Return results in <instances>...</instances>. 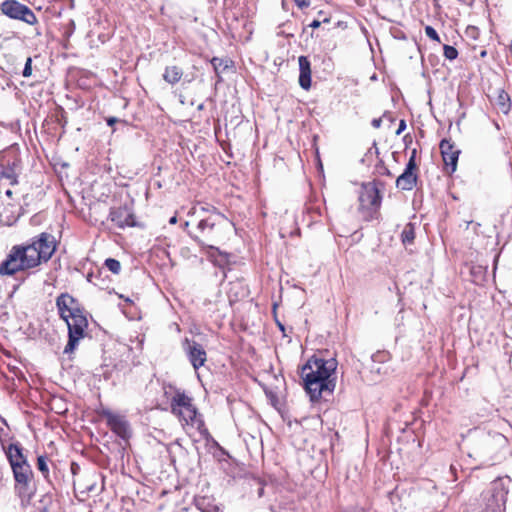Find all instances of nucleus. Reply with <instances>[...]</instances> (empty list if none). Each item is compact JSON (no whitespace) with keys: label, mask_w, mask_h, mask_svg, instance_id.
Segmentation results:
<instances>
[{"label":"nucleus","mask_w":512,"mask_h":512,"mask_svg":"<svg viewBox=\"0 0 512 512\" xmlns=\"http://www.w3.org/2000/svg\"><path fill=\"white\" fill-rule=\"evenodd\" d=\"M55 248L54 237L48 233L40 234L30 244L13 246L0 264V274L13 275L18 271L34 268L42 261H48Z\"/></svg>","instance_id":"nucleus-1"},{"label":"nucleus","mask_w":512,"mask_h":512,"mask_svg":"<svg viewBox=\"0 0 512 512\" xmlns=\"http://www.w3.org/2000/svg\"><path fill=\"white\" fill-rule=\"evenodd\" d=\"M337 361L320 358L310 359L302 368L301 377L311 401L319 400L324 393L331 394L336 386L335 374Z\"/></svg>","instance_id":"nucleus-2"},{"label":"nucleus","mask_w":512,"mask_h":512,"mask_svg":"<svg viewBox=\"0 0 512 512\" xmlns=\"http://www.w3.org/2000/svg\"><path fill=\"white\" fill-rule=\"evenodd\" d=\"M194 214H198L199 221L191 235L200 244L209 248H214V244L224 240L227 232L231 228L229 220L214 207L200 206L194 208Z\"/></svg>","instance_id":"nucleus-3"},{"label":"nucleus","mask_w":512,"mask_h":512,"mask_svg":"<svg viewBox=\"0 0 512 512\" xmlns=\"http://www.w3.org/2000/svg\"><path fill=\"white\" fill-rule=\"evenodd\" d=\"M470 457L489 461H500L507 452L508 439L500 432L494 431L491 424L470 432Z\"/></svg>","instance_id":"nucleus-4"},{"label":"nucleus","mask_w":512,"mask_h":512,"mask_svg":"<svg viewBox=\"0 0 512 512\" xmlns=\"http://www.w3.org/2000/svg\"><path fill=\"white\" fill-rule=\"evenodd\" d=\"M56 305L61 318L68 326V343L64 353H71L79 341L84 338L88 321L77 301L68 294H61L56 299Z\"/></svg>","instance_id":"nucleus-5"},{"label":"nucleus","mask_w":512,"mask_h":512,"mask_svg":"<svg viewBox=\"0 0 512 512\" xmlns=\"http://www.w3.org/2000/svg\"><path fill=\"white\" fill-rule=\"evenodd\" d=\"M171 411L178 417L187 433L198 431L203 434L206 432L202 417L193 405L192 398L185 393L179 391L175 393L171 399Z\"/></svg>","instance_id":"nucleus-6"},{"label":"nucleus","mask_w":512,"mask_h":512,"mask_svg":"<svg viewBox=\"0 0 512 512\" xmlns=\"http://www.w3.org/2000/svg\"><path fill=\"white\" fill-rule=\"evenodd\" d=\"M508 477L498 478L482 493L477 512H505L508 493Z\"/></svg>","instance_id":"nucleus-7"},{"label":"nucleus","mask_w":512,"mask_h":512,"mask_svg":"<svg viewBox=\"0 0 512 512\" xmlns=\"http://www.w3.org/2000/svg\"><path fill=\"white\" fill-rule=\"evenodd\" d=\"M0 11L8 18L22 21L28 25H35L38 22L35 13L17 0L3 1L0 5Z\"/></svg>","instance_id":"nucleus-8"},{"label":"nucleus","mask_w":512,"mask_h":512,"mask_svg":"<svg viewBox=\"0 0 512 512\" xmlns=\"http://www.w3.org/2000/svg\"><path fill=\"white\" fill-rule=\"evenodd\" d=\"M417 165L415 161V150L406 164V167L401 175L396 179V187L404 191L412 190L417 184Z\"/></svg>","instance_id":"nucleus-9"},{"label":"nucleus","mask_w":512,"mask_h":512,"mask_svg":"<svg viewBox=\"0 0 512 512\" xmlns=\"http://www.w3.org/2000/svg\"><path fill=\"white\" fill-rule=\"evenodd\" d=\"M184 349L189 357V360L195 370H198L200 367H202L206 360L207 355L206 351L202 347L201 344L195 342V341H185Z\"/></svg>","instance_id":"nucleus-10"},{"label":"nucleus","mask_w":512,"mask_h":512,"mask_svg":"<svg viewBox=\"0 0 512 512\" xmlns=\"http://www.w3.org/2000/svg\"><path fill=\"white\" fill-rule=\"evenodd\" d=\"M359 202L362 208L379 207L381 198L378 189L372 184L364 185L359 195Z\"/></svg>","instance_id":"nucleus-11"},{"label":"nucleus","mask_w":512,"mask_h":512,"mask_svg":"<svg viewBox=\"0 0 512 512\" xmlns=\"http://www.w3.org/2000/svg\"><path fill=\"white\" fill-rule=\"evenodd\" d=\"M104 416L107 419L109 427L119 437L126 439L130 436L129 425L128 422L124 419V417L114 414L112 412H104Z\"/></svg>","instance_id":"nucleus-12"},{"label":"nucleus","mask_w":512,"mask_h":512,"mask_svg":"<svg viewBox=\"0 0 512 512\" xmlns=\"http://www.w3.org/2000/svg\"><path fill=\"white\" fill-rule=\"evenodd\" d=\"M440 150L445 165L450 167V172L453 173L457 168L460 151L455 148L449 140L446 139L441 141Z\"/></svg>","instance_id":"nucleus-13"},{"label":"nucleus","mask_w":512,"mask_h":512,"mask_svg":"<svg viewBox=\"0 0 512 512\" xmlns=\"http://www.w3.org/2000/svg\"><path fill=\"white\" fill-rule=\"evenodd\" d=\"M110 219L120 228L134 225L133 214L127 207L112 209L110 212Z\"/></svg>","instance_id":"nucleus-14"},{"label":"nucleus","mask_w":512,"mask_h":512,"mask_svg":"<svg viewBox=\"0 0 512 512\" xmlns=\"http://www.w3.org/2000/svg\"><path fill=\"white\" fill-rule=\"evenodd\" d=\"M298 62L300 69L299 84L303 89L308 90L311 87L310 62L305 56H300Z\"/></svg>","instance_id":"nucleus-15"},{"label":"nucleus","mask_w":512,"mask_h":512,"mask_svg":"<svg viewBox=\"0 0 512 512\" xmlns=\"http://www.w3.org/2000/svg\"><path fill=\"white\" fill-rule=\"evenodd\" d=\"M14 478L17 483L27 485L32 474L28 463H22L12 467Z\"/></svg>","instance_id":"nucleus-16"},{"label":"nucleus","mask_w":512,"mask_h":512,"mask_svg":"<svg viewBox=\"0 0 512 512\" xmlns=\"http://www.w3.org/2000/svg\"><path fill=\"white\" fill-rule=\"evenodd\" d=\"M7 456L10 461L11 467L16 466V463L17 465L27 463L26 459L22 454L21 448L18 445L11 444L8 448Z\"/></svg>","instance_id":"nucleus-17"},{"label":"nucleus","mask_w":512,"mask_h":512,"mask_svg":"<svg viewBox=\"0 0 512 512\" xmlns=\"http://www.w3.org/2000/svg\"><path fill=\"white\" fill-rule=\"evenodd\" d=\"M183 75V71L178 66H169L166 67L165 72L163 74V79L169 84H176L180 81Z\"/></svg>","instance_id":"nucleus-18"},{"label":"nucleus","mask_w":512,"mask_h":512,"mask_svg":"<svg viewBox=\"0 0 512 512\" xmlns=\"http://www.w3.org/2000/svg\"><path fill=\"white\" fill-rule=\"evenodd\" d=\"M415 238V231H414V225L412 223H408L402 233H401V239L403 244H411L413 243V240Z\"/></svg>","instance_id":"nucleus-19"},{"label":"nucleus","mask_w":512,"mask_h":512,"mask_svg":"<svg viewBox=\"0 0 512 512\" xmlns=\"http://www.w3.org/2000/svg\"><path fill=\"white\" fill-rule=\"evenodd\" d=\"M0 180H7L10 185L17 183V176L12 169L2 167L0 169Z\"/></svg>","instance_id":"nucleus-20"},{"label":"nucleus","mask_w":512,"mask_h":512,"mask_svg":"<svg viewBox=\"0 0 512 512\" xmlns=\"http://www.w3.org/2000/svg\"><path fill=\"white\" fill-rule=\"evenodd\" d=\"M105 266L114 274H118L121 270V264L118 260L113 258H108L105 261Z\"/></svg>","instance_id":"nucleus-21"},{"label":"nucleus","mask_w":512,"mask_h":512,"mask_svg":"<svg viewBox=\"0 0 512 512\" xmlns=\"http://www.w3.org/2000/svg\"><path fill=\"white\" fill-rule=\"evenodd\" d=\"M211 63H212V65H213V67H214V69H215V71H216L217 73H219V72H221V71L225 70V69L228 67L227 63H224V60H223V59H221V58H217V57H214V58L211 60Z\"/></svg>","instance_id":"nucleus-22"},{"label":"nucleus","mask_w":512,"mask_h":512,"mask_svg":"<svg viewBox=\"0 0 512 512\" xmlns=\"http://www.w3.org/2000/svg\"><path fill=\"white\" fill-rule=\"evenodd\" d=\"M443 49H444V56L449 60H454L458 55L456 48H454L453 46L444 45Z\"/></svg>","instance_id":"nucleus-23"},{"label":"nucleus","mask_w":512,"mask_h":512,"mask_svg":"<svg viewBox=\"0 0 512 512\" xmlns=\"http://www.w3.org/2000/svg\"><path fill=\"white\" fill-rule=\"evenodd\" d=\"M37 466H38V469L44 474V475H47L48 472H49V469H48V466H47V462H46V458L44 456H39L38 459H37Z\"/></svg>","instance_id":"nucleus-24"},{"label":"nucleus","mask_w":512,"mask_h":512,"mask_svg":"<svg viewBox=\"0 0 512 512\" xmlns=\"http://www.w3.org/2000/svg\"><path fill=\"white\" fill-rule=\"evenodd\" d=\"M506 100H508V96L507 94H500L499 96V103L501 105V111L503 113H507L509 111V108H510V104L509 103H506Z\"/></svg>","instance_id":"nucleus-25"},{"label":"nucleus","mask_w":512,"mask_h":512,"mask_svg":"<svg viewBox=\"0 0 512 512\" xmlns=\"http://www.w3.org/2000/svg\"><path fill=\"white\" fill-rule=\"evenodd\" d=\"M425 34L427 35V37H429L430 39L432 40H435V41H439V36L436 32V30L431 27V26H426L425 27Z\"/></svg>","instance_id":"nucleus-26"},{"label":"nucleus","mask_w":512,"mask_h":512,"mask_svg":"<svg viewBox=\"0 0 512 512\" xmlns=\"http://www.w3.org/2000/svg\"><path fill=\"white\" fill-rule=\"evenodd\" d=\"M32 60L31 58H28L26 60V63H25V67H24V70H23V76L24 77H30L31 74H32Z\"/></svg>","instance_id":"nucleus-27"},{"label":"nucleus","mask_w":512,"mask_h":512,"mask_svg":"<svg viewBox=\"0 0 512 512\" xmlns=\"http://www.w3.org/2000/svg\"><path fill=\"white\" fill-rule=\"evenodd\" d=\"M296 4L300 8L308 7L310 2L308 0H295Z\"/></svg>","instance_id":"nucleus-28"},{"label":"nucleus","mask_w":512,"mask_h":512,"mask_svg":"<svg viewBox=\"0 0 512 512\" xmlns=\"http://www.w3.org/2000/svg\"><path fill=\"white\" fill-rule=\"evenodd\" d=\"M405 129H406V123L404 120H401L399 123L398 129L396 131V134L400 135Z\"/></svg>","instance_id":"nucleus-29"},{"label":"nucleus","mask_w":512,"mask_h":512,"mask_svg":"<svg viewBox=\"0 0 512 512\" xmlns=\"http://www.w3.org/2000/svg\"><path fill=\"white\" fill-rule=\"evenodd\" d=\"M381 123H382V119L381 118H377V119H373L372 120V126L374 128H380L381 127Z\"/></svg>","instance_id":"nucleus-30"},{"label":"nucleus","mask_w":512,"mask_h":512,"mask_svg":"<svg viewBox=\"0 0 512 512\" xmlns=\"http://www.w3.org/2000/svg\"><path fill=\"white\" fill-rule=\"evenodd\" d=\"M321 25V21L319 20H313L311 23H310V27L313 28V29H316V28H319Z\"/></svg>","instance_id":"nucleus-31"},{"label":"nucleus","mask_w":512,"mask_h":512,"mask_svg":"<svg viewBox=\"0 0 512 512\" xmlns=\"http://www.w3.org/2000/svg\"><path fill=\"white\" fill-rule=\"evenodd\" d=\"M115 122H116V119H115V118H110V119H108V121H107L108 125H110V126H111V125H113Z\"/></svg>","instance_id":"nucleus-32"},{"label":"nucleus","mask_w":512,"mask_h":512,"mask_svg":"<svg viewBox=\"0 0 512 512\" xmlns=\"http://www.w3.org/2000/svg\"><path fill=\"white\" fill-rule=\"evenodd\" d=\"M176 222H177L176 216L171 217L170 220H169L170 224H175Z\"/></svg>","instance_id":"nucleus-33"},{"label":"nucleus","mask_w":512,"mask_h":512,"mask_svg":"<svg viewBox=\"0 0 512 512\" xmlns=\"http://www.w3.org/2000/svg\"><path fill=\"white\" fill-rule=\"evenodd\" d=\"M6 195H7V196H9V197H11V195H12V191H11V190H7V191H6Z\"/></svg>","instance_id":"nucleus-34"},{"label":"nucleus","mask_w":512,"mask_h":512,"mask_svg":"<svg viewBox=\"0 0 512 512\" xmlns=\"http://www.w3.org/2000/svg\"><path fill=\"white\" fill-rule=\"evenodd\" d=\"M323 22H329V19H328V18H325V19L323 20Z\"/></svg>","instance_id":"nucleus-35"}]
</instances>
